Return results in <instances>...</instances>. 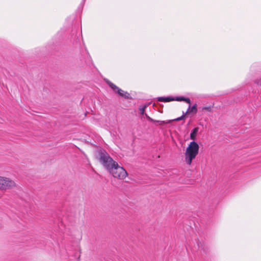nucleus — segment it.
<instances>
[{"label":"nucleus","instance_id":"obj_3","mask_svg":"<svg viewBox=\"0 0 261 261\" xmlns=\"http://www.w3.org/2000/svg\"><path fill=\"white\" fill-rule=\"evenodd\" d=\"M110 173L115 178H118L120 179H124L127 175L126 170L122 167H120L117 164V165L114 166L111 170Z\"/></svg>","mask_w":261,"mask_h":261},{"label":"nucleus","instance_id":"obj_6","mask_svg":"<svg viewBox=\"0 0 261 261\" xmlns=\"http://www.w3.org/2000/svg\"><path fill=\"white\" fill-rule=\"evenodd\" d=\"M144 115H145L146 118L149 121H150L151 122H157L159 123V125H163V124H165L170 123L171 121V120H168V121L155 120L152 119L146 113H145Z\"/></svg>","mask_w":261,"mask_h":261},{"label":"nucleus","instance_id":"obj_9","mask_svg":"<svg viewBox=\"0 0 261 261\" xmlns=\"http://www.w3.org/2000/svg\"><path fill=\"white\" fill-rule=\"evenodd\" d=\"M199 129V128L198 127H196L192 129L190 133L191 139L193 140V141L195 140V139H196V135L198 132Z\"/></svg>","mask_w":261,"mask_h":261},{"label":"nucleus","instance_id":"obj_17","mask_svg":"<svg viewBox=\"0 0 261 261\" xmlns=\"http://www.w3.org/2000/svg\"><path fill=\"white\" fill-rule=\"evenodd\" d=\"M85 1L86 0H83V3H84Z\"/></svg>","mask_w":261,"mask_h":261},{"label":"nucleus","instance_id":"obj_5","mask_svg":"<svg viewBox=\"0 0 261 261\" xmlns=\"http://www.w3.org/2000/svg\"><path fill=\"white\" fill-rule=\"evenodd\" d=\"M15 186L14 181L9 178L0 176V190H6Z\"/></svg>","mask_w":261,"mask_h":261},{"label":"nucleus","instance_id":"obj_4","mask_svg":"<svg viewBox=\"0 0 261 261\" xmlns=\"http://www.w3.org/2000/svg\"><path fill=\"white\" fill-rule=\"evenodd\" d=\"M107 83L110 87L113 90V92L117 93L119 96L127 99L132 98L129 93L127 92L124 91L120 89L118 87L109 81H108Z\"/></svg>","mask_w":261,"mask_h":261},{"label":"nucleus","instance_id":"obj_14","mask_svg":"<svg viewBox=\"0 0 261 261\" xmlns=\"http://www.w3.org/2000/svg\"><path fill=\"white\" fill-rule=\"evenodd\" d=\"M184 101H185L187 103L190 104L191 100L189 98H184Z\"/></svg>","mask_w":261,"mask_h":261},{"label":"nucleus","instance_id":"obj_16","mask_svg":"<svg viewBox=\"0 0 261 261\" xmlns=\"http://www.w3.org/2000/svg\"><path fill=\"white\" fill-rule=\"evenodd\" d=\"M149 103H147V104L145 105L144 106H147V107H148V106L149 105Z\"/></svg>","mask_w":261,"mask_h":261},{"label":"nucleus","instance_id":"obj_7","mask_svg":"<svg viewBox=\"0 0 261 261\" xmlns=\"http://www.w3.org/2000/svg\"><path fill=\"white\" fill-rule=\"evenodd\" d=\"M198 111V109L197 108V104H194L192 107H191L190 105L189 106V108L187 111L186 112L185 114L191 113H193L194 114H196Z\"/></svg>","mask_w":261,"mask_h":261},{"label":"nucleus","instance_id":"obj_2","mask_svg":"<svg viewBox=\"0 0 261 261\" xmlns=\"http://www.w3.org/2000/svg\"><path fill=\"white\" fill-rule=\"evenodd\" d=\"M99 155L100 162L109 172L114 166L117 165V163L114 161L105 150H101L99 151Z\"/></svg>","mask_w":261,"mask_h":261},{"label":"nucleus","instance_id":"obj_1","mask_svg":"<svg viewBox=\"0 0 261 261\" xmlns=\"http://www.w3.org/2000/svg\"><path fill=\"white\" fill-rule=\"evenodd\" d=\"M199 148V147L197 142L194 141L190 142L185 152V161L187 164L190 165L192 164V160L198 153Z\"/></svg>","mask_w":261,"mask_h":261},{"label":"nucleus","instance_id":"obj_12","mask_svg":"<svg viewBox=\"0 0 261 261\" xmlns=\"http://www.w3.org/2000/svg\"><path fill=\"white\" fill-rule=\"evenodd\" d=\"M185 97L184 96H177L175 97H174V100L178 101H184Z\"/></svg>","mask_w":261,"mask_h":261},{"label":"nucleus","instance_id":"obj_15","mask_svg":"<svg viewBox=\"0 0 261 261\" xmlns=\"http://www.w3.org/2000/svg\"><path fill=\"white\" fill-rule=\"evenodd\" d=\"M255 83H256L257 85H260L261 86V79L257 80L255 81Z\"/></svg>","mask_w":261,"mask_h":261},{"label":"nucleus","instance_id":"obj_10","mask_svg":"<svg viewBox=\"0 0 261 261\" xmlns=\"http://www.w3.org/2000/svg\"><path fill=\"white\" fill-rule=\"evenodd\" d=\"M213 107L211 106H206L199 107L198 109L200 112L203 113L204 111L211 112Z\"/></svg>","mask_w":261,"mask_h":261},{"label":"nucleus","instance_id":"obj_8","mask_svg":"<svg viewBox=\"0 0 261 261\" xmlns=\"http://www.w3.org/2000/svg\"><path fill=\"white\" fill-rule=\"evenodd\" d=\"M158 100L159 101L161 102H170L171 101H174V97L171 96H168V97H159L157 98Z\"/></svg>","mask_w":261,"mask_h":261},{"label":"nucleus","instance_id":"obj_11","mask_svg":"<svg viewBox=\"0 0 261 261\" xmlns=\"http://www.w3.org/2000/svg\"><path fill=\"white\" fill-rule=\"evenodd\" d=\"M146 108H147V106H140L139 107V109L140 111L141 114L144 115L145 114V110Z\"/></svg>","mask_w":261,"mask_h":261},{"label":"nucleus","instance_id":"obj_13","mask_svg":"<svg viewBox=\"0 0 261 261\" xmlns=\"http://www.w3.org/2000/svg\"><path fill=\"white\" fill-rule=\"evenodd\" d=\"M185 114H186L185 113H183L182 115H181V116L180 117H179L177 118L176 119H175L174 120H175V121H179V120H181L184 119V118H185Z\"/></svg>","mask_w":261,"mask_h":261}]
</instances>
